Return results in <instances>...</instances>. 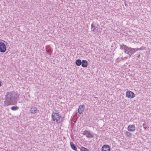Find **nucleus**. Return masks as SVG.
I'll return each instance as SVG.
<instances>
[{
  "label": "nucleus",
  "instance_id": "obj_4",
  "mask_svg": "<svg viewBox=\"0 0 151 151\" xmlns=\"http://www.w3.org/2000/svg\"><path fill=\"white\" fill-rule=\"evenodd\" d=\"M135 94L132 92L130 91H127L126 93V96L129 99H132L134 97Z\"/></svg>",
  "mask_w": 151,
  "mask_h": 151
},
{
  "label": "nucleus",
  "instance_id": "obj_2",
  "mask_svg": "<svg viewBox=\"0 0 151 151\" xmlns=\"http://www.w3.org/2000/svg\"><path fill=\"white\" fill-rule=\"evenodd\" d=\"M61 116L59 115V114L58 113H54L53 112L52 113V121L54 122H55L57 123L60 122V120Z\"/></svg>",
  "mask_w": 151,
  "mask_h": 151
},
{
  "label": "nucleus",
  "instance_id": "obj_16",
  "mask_svg": "<svg viewBox=\"0 0 151 151\" xmlns=\"http://www.w3.org/2000/svg\"><path fill=\"white\" fill-rule=\"evenodd\" d=\"M81 150L82 151H89V150L84 147H81Z\"/></svg>",
  "mask_w": 151,
  "mask_h": 151
},
{
  "label": "nucleus",
  "instance_id": "obj_13",
  "mask_svg": "<svg viewBox=\"0 0 151 151\" xmlns=\"http://www.w3.org/2000/svg\"><path fill=\"white\" fill-rule=\"evenodd\" d=\"M76 63L77 65L80 66L81 65L82 63L81 60L78 59L76 60Z\"/></svg>",
  "mask_w": 151,
  "mask_h": 151
},
{
  "label": "nucleus",
  "instance_id": "obj_9",
  "mask_svg": "<svg viewBox=\"0 0 151 151\" xmlns=\"http://www.w3.org/2000/svg\"><path fill=\"white\" fill-rule=\"evenodd\" d=\"M37 111V109L35 107H32L30 109V112L32 114H35Z\"/></svg>",
  "mask_w": 151,
  "mask_h": 151
},
{
  "label": "nucleus",
  "instance_id": "obj_15",
  "mask_svg": "<svg viewBox=\"0 0 151 151\" xmlns=\"http://www.w3.org/2000/svg\"><path fill=\"white\" fill-rule=\"evenodd\" d=\"M126 134L127 136L128 137H130L132 136V135L131 133L128 131H126Z\"/></svg>",
  "mask_w": 151,
  "mask_h": 151
},
{
  "label": "nucleus",
  "instance_id": "obj_14",
  "mask_svg": "<svg viewBox=\"0 0 151 151\" xmlns=\"http://www.w3.org/2000/svg\"><path fill=\"white\" fill-rule=\"evenodd\" d=\"M120 49H124V50L127 47L124 45V44H122L120 45Z\"/></svg>",
  "mask_w": 151,
  "mask_h": 151
},
{
  "label": "nucleus",
  "instance_id": "obj_1",
  "mask_svg": "<svg viewBox=\"0 0 151 151\" xmlns=\"http://www.w3.org/2000/svg\"><path fill=\"white\" fill-rule=\"evenodd\" d=\"M18 96L13 92H7L6 94L4 104L6 106L12 104L17 102Z\"/></svg>",
  "mask_w": 151,
  "mask_h": 151
},
{
  "label": "nucleus",
  "instance_id": "obj_19",
  "mask_svg": "<svg viewBox=\"0 0 151 151\" xmlns=\"http://www.w3.org/2000/svg\"><path fill=\"white\" fill-rule=\"evenodd\" d=\"M129 49V47H127L124 50V52L125 53H126L128 55H129V50H128Z\"/></svg>",
  "mask_w": 151,
  "mask_h": 151
},
{
  "label": "nucleus",
  "instance_id": "obj_8",
  "mask_svg": "<svg viewBox=\"0 0 151 151\" xmlns=\"http://www.w3.org/2000/svg\"><path fill=\"white\" fill-rule=\"evenodd\" d=\"M128 131L133 132L135 130L136 128L134 125H130L128 126L127 128Z\"/></svg>",
  "mask_w": 151,
  "mask_h": 151
},
{
  "label": "nucleus",
  "instance_id": "obj_10",
  "mask_svg": "<svg viewBox=\"0 0 151 151\" xmlns=\"http://www.w3.org/2000/svg\"><path fill=\"white\" fill-rule=\"evenodd\" d=\"M83 134L84 135L86 136L88 138L93 137V136L88 131H85L83 132Z\"/></svg>",
  "mask_w": 151,
  "mask_h": 151
},
{
  "label": "nucleus",
  "instance_id": "obj_12",
  "mask_svg": "<svg viewBox=\"0 0 151 151\" xmlns=\"http://www.w3.org/2000/svg\"><path fill=\"white\" fill-rule=\"evenodd\" d=\"M70 145L71 148L73 150L75 151L77 150V149L76 147L74 144L72 142H70Z\"/></svg>",
  "mask_w": 151,
  "mask_h": 151
},
{
  "label": "nucleus",
  "instance_id": "obj_6",
  "mask_svg": "<svg viewBox=\"0 0 151 151\" xmlns=\"http://www.w3.org/2000/svg\"><path fill=\"white\" fill-rule=\"evenodd\" d=\"M102 151H110V147L108 145H104L101 148Z\"/></svg>",
  "mask_w": 151,
  "mask_h": 151
},
{
  "label": "nucleus",
  "instance_id": "obj_11",
  "mask_svg": "<svg viewBox=\"0 0 151 151\" xmlns=\"http://www.w3.org/2000/svg\"><path fill=\"white\" fill-rule=\"evenodd\" d=\"M82 63H81L82 66L84 68L86 67L88 65L87 62L86 60H83L82 62Z\"/></svg>",
  "mask_w": 151,
  "mask_h": 151
},
{
  "label": "nucleus",
  "instance_id": "obj_20",
  "mask_svg": "<svg viewBox=\"0 0 151 151\" xmlns=\"http://www.w3.org/2000/svg\"><path fill=\"white\" fill-rule=\"evenodd\" d=\"M47 51L48 52H51V50L50 49H49L47 50Z\"/></svg>",
  "mask_w": 151,
  "mask_h": 151
},
{
  "label": "nucleus",
  "instance_id": "obj_18",
  "mask_svg": "<svg viewBox=\"0 0 151 151\" xmlns=\"http://www.w3.org/2000/svg\"><path fill=\"white\" fill-rule=\"evenodd\" d=\"M91 28L92 31H94L95 28V25L93 24H92L91 25Z\"/></svg>",
  "mask_w": 151,
  "mask_h": 151
},
{
  "label": "nucleus",
  "instance_id": "obj_21",
  "mask_svg": "<svg viewBox=\"0 0 151 151\" xmlns=\"http://www.w3.org/2000/svg\"><path fill=\"white\" fill-rule=\"evenodd\" d=\"M146 124L145 123H144L143 124V126L145 128H146V127H145V126L146 125Z\"/></svg>",
  "mask_w": 151,
  "mask_h": 151
},
{
  "label": "nucleus",
  "instance_id": "obj_22",
  "mask_svg": "<svg viewBox=\"0 0 151 151\" xmlns=\"http://www.w3.org/2000/svg\"><path fill=\"white\" fill-rule=\"evenodd\" d=\"M0 85H1V83Z\"/></svg>",
  "mask_w": 151,
  "mask_h": 151
},
{
  "label": "nucleus",
  "instance_id": "obj_3",
  "mask_svg": "<svg viewBox=\"0 0 151 151\" xmlns=\"http://www.w3.org/2000/svg\"><path fill=\"white\" fill-rule=\"evenodd\" d=\"M129 55L130 57L131 55L135 52L139 50L140 48H132L131 47H129Z\"/></svg>",
  "mask_w": 151,
  "mask_h": 151
},
{
  "label": "nucleus",
  "instance_id": "obj_7",
  "mask_svg": "<svg viewBox=\"0 0 151 151\" xmlns=\"http://www.w3.org/2000/svg\"><path fill=\"white\" fill-rule=\"evenodd\" d=\"M85 108V106L84 105L79 106L78 109V112L80 114H81L84 111Z\"/></svg>",
  "mask_w": 151,
  "mask_h": 151
},
{
  "label": "nucleus",
  "instance_id": "obj_17",
  "mask_svg": "<svg viewBox=\"0 0 151 151\" xmlns=\"http://www.w3.org/2000/svg\"><path fill=\"white\" fill-rule=\"evenodd\" d=\"M11 109L13 111L17 110L18 109V108L17 106H13L11 107Z\"/></svg>",
  "mask_w": 151,
  "mask_h": 151
},
{
  "label": "nucleus",
  "instance_id": "obj_5",
  "mask_svg": "<svg viewBox=\"0 0 151 151\" xmlns=\"http://www.w3.org/2000/svg\"><path fill=\"white\" fill-rule=\"evenodd\" d=\"M6 50V46L4 42H1V52H4Z\"/></svg>",
  "mask_w": 151,
  "mask_h": 151
}]
</instances>
